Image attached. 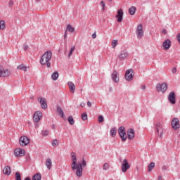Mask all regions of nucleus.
<instances>
[{"label": "nucleus", "instance_id": "nucleus-2", "mask_svg": "<svg viewBox=\"0 0 180 180\" xmlns=\"http://www.w3.org/2000/svg\"><path fill=\"white\" fill-rule=\"evenodd\" d=\"M51 57H53V53H51V51H48L45 52L40 59V63L41 65H47V68H50L51 65V63H50Z\"/></svg>", "mask_w": 180, "mask_h": 180}, {"label": "nucleus", "instance_id": "nucleus-33", "mask_svg": "<svg viewBox=\"0 0 180 180\" xmlns=\"http://www.w3.org/2000/svg\"><path fill=\"white\" fill-rule=\"evenodd\" d=\"M75 50V46H72L68 56V58H70L71 56H72V53H74Z\"/></svg>", "mask_w": 180, "mask_h": 180}, {"label": "nucleus", "instance_id": "nucleus-3", "mask_svg": "<svg viewBox=\"0 0 180 180\" xmlns=\"http://www.w3.org/2000/svg\"><path fill=\"white\" fill-rule=\"evenodd\" d=\"M118 133L122 141H126V139H127V135L126 134V130L124 129V127H120L118 129Z\"/></svg>", "mask_w": 180, "mask_h": 180}, {"label": "nucleus", "instance_id": "nucleus-46", "mask_svg": "<svg viewBox=\"0 0 180 180\" xmlns=\"http://www.w3.org/2000/svg\"><path fill=\"white\" fill-rule=\"evenodd\" d=\"M27 49H29V46L27 45H24L23 46V49L26 51V50H27Z\"/></svg>", "mask_w": 180, "mask_h": 180}, {"label": "nucleus", "instance_id": "nucleus-7", "mask_svg": "<svg viewBox=\"0 0 180 180\" xmlns=\"http://www.w3.org/2000/svg\"><path fill=\"white\" fill-rule=\"evenodd\" d=\"M156 89L158 91V92H165V91H167V89H168V86L167 85L166 83H162L161 84H158L156 86Z\"/></svg>", "mask_w": 180, "mask_h": 180}, {"label": "nucleus", "instance_id": "nucleus-16", "mask_svg": "<svg viewBox=\"0 0 180 180\" xmlns=\"http://www.w3.org/2000/svg\"><path fill=\"white\" fill-rule=\"evenodd\" d=\"M168 99H169L170 103H172V105H175L176 98H175V93L174 91H172L169 93Z\"/></svg>", "mask_w": 180, "mask_h": 180}, {"label": "nucleus", "instance_id": "nucleus-18", "mask_svg": "<svg viewBox=\"0 0 180 180\" xmlns=\"http://www.w3.org/2000/svg\"><path fill=\"white\" fill-rule=\"evenodd\" d=\"M171 40L166 39L162 44L164 50H169V49H171Z\"/></svg>", "mask_w": 180, "mask_h": 180}, {"label": "nucleus", "instance_id": "nucleus-53", "mask_svg": "<svg viewBox=\"0 0 180 180\" xmlns=\"http://www.w3.org/2000/svg\"><path fill=\"white\" fill-rule=\"evenodd\" d=\"M37 1H40V0H37Z\"/></svg>", "mask_w": 180, "mask_h": 180}, {"label": "nucleus", "instance_id": "nucleus-36", "mask_svg": "<svg viewBox=\"0 0 180 180\" xmlns=\"http://www.w3.org/2000/svg\"><path fill=\"white\" fill-rule=\"evenodd\" d=\"M15 180H22V176H20V173H15Z\"/></svg>", "mask_w": 180, "mask_h": 180}, {"label": "nucleus", "instance_id": "nucleus-15", "mask_svg": "<svg viewBox=\"0 0 180 180\" xmlns=\"http://www.w3.org/2000/svg\"><path fill=\"white\" fill-rule=\"evenodd\" d=\"M123 15H124L123 10L119 9L115 16V18H117V22H120L123 21Z\"/></svg>", "mask_w": 180, "mask_h": 180}, {"label": "nucleus", "instance_id": "nucleus-32", "mask_svg": "<svg viewBox=\"0 0 180 180\" xmlns=\"http://www.w3.org/2000/svg\"><path fill=\"white\" fill-rule=\"evenodd\" d=\"M53 147H57L60 144V141L57 139L53 140L51 143Z\"/></svg>", "mask_w": 180, "mask_h": 180}, {"label": "nucleus", "instance_id": "nucleus-22", "mask_svg": "<svg viewBox=\"0 0 180 180\" xmlns=\"http://www.w3.org/2000/svg\"><path fill=\"white\" fill-rule=\"evenodd\" d=\"M128 56L129 53H127V52H122L118 56V58H120V60H124V58H127Z\"/></svg>", "mask_w": 180, "mask_h": 180}, {"label": "nucleus", "instance_id": "nucleus-4", "mask_svg": "<svg viewBox=\"0 0 180 180\" xmlns=\"http://www.w3.org/2000/svg\"><path fill=\"white\" fill-rule=\"evenodd\" d=\"M11 75V70L9 69H5L0 67V77L3 78H6Z\"/></svg>", "mask_w": 180, "mask_h": 180}, {"label": "nucleus", "instance_id": "nucleus-45", "mask_svg": "<svg viewBox=\"0 0 180 180\" xmlns=\"http://www.w3.org/2000/svg\"><path fill=\"white\" fill-rule=\"evenodd\" d=\"M87 106H89V108H91V106H92V103H91V101H88Z\"/></svg>", "mask_w": 180, "mask_h": 180}, {"label": "nucleus", "instance_id": "nucleus-26", "mask_svg": "<svg viewBox=\"0 0 180 180\" xmlns=\"http://www.w3.org/2000/svg\"><path fill=\"white\" fill-rule=\"evenodd\" d=\"M66 30H68V32H70V33H74V32H75V28H74L71 25H68Z\"/></svg>", "mask_w": 180, "mask_h": 180}, {"label": "nucleus", "instance_id": "nucleus-41", "mask_svg": "<svg viewBox=\"0 0 180 180\" xmlns=\"http://www.w3.org/2000/svg\"><path fill=\"white\" fill-rule=\"evenodd\" d=\"M104 120L103 116L99 115L98 118V123H102Z\"/></svg>", "mask_w": 180, "mask_h": 180}, {"label": "nucleus", "instance_id": "nucleus-47", "mask_svg": "<svg viewBox=\"0 0 180 180\" xmlns=\"http://www.w3.org/2000/svg\"><path fill=\"white\" fill-rule=\"evenodd\" d=\"M141 89L143 91H144V89H146V85H142V86H141Z\"/></svg>", "mask_w": 180, "mask_h": 180}, {"label": "nucleus", "instance_id": "nucleus-37", "mask_svg": "<svg viewBox=\"0 0 180 180\" xmlns=\"http://www.w3.org/2000/svg\"><path fill=\"white\" fill-rule=\"evenodd\" d=\"M82 119L84 121L87 120H88V115H86V113H82Z\"/></svg>", "mask_w": 180, "mask_h": 180}, {"label": "nucleus", "instance_id": "nucleus-44", "mask_svg": "<svg viewBox=\"0 0 180 180\" xmlns=\"http://www.w3.org/2000/svg\"><path fill=\"white\" fill-rule=\"evenodd\" d=\"M91 37L93 39H96V32H94V34H92Z\"/></svg>", "mask_w": 180, "mask_h": 180}, {"label": "nucleus", "instance_id": "nucleus-38", "mask_svg": "<svg viewBox=\"0 0 180 180\" xmlns=\"http://www.w3.org/2000/svg\"><path fill=\"white\" fill-rule=\"evenodd\" d=\"M109 164L108 163H104L103 166V169L105 170V171H108V169H109Z\"/></svg>", "mask_w": 180, "mask_h": 180}, {"label": "nucleus", "instance_id": "nucleus-34", "mask_svg": "<svg viewBox=\"0 0 180 180\" xmlns=\"http://www.w3.org/2000/svg\"><path fill=\"white\" fill-rule=\"evenodd\" d=\"M116 46H117V40L114 39L112 41V48L115 49Z\"/></svg>", "mask_w": 180, "mask_h": 180}, {"label": "nucleus", "instance_id": "nucleus-23", "mask_svg": "<svg viewBox=\"0 0 180 180\" xmlns=\"http://www.w3.org/2000/svg\"><path fill=\"white\" fill-rule=\"evenodd\" d=\"M4 174H5V175H11V167L9 166H6L4 170H3Z\"/></svg>", "mask_w": 180, "mask_h": 180}, {"label": "nucleus", "instance_id": "nucleus-19", "mask_svg": "<svg viewBox=\"0 0 180 180\" xmlns=\"http://www.w3.org/2000/svg\"><path fill=\"white\" fill-rule=\"evenodd\" d=\"M127 136L128 139L129 140H133L134 139L135 133H134V129H129L127 130Z\"/></svg>", "mask_w": 180, "mask_h": 180}, {"label": "nucleus", "instance_id": "nucleus-1", "mask_svg": "<svg viewBox=\"0 0 180 180\" xmlns=\"http://www.w3.org/2000/svg\"><path fill=\"white\" fill-rule=\"evenodd\" d=\"M71 157H72L71 160L72 162V169H73V171H75L76 169V175L79 178L82 176V167H86V162L83 158L82 163L78 162V160L77 159V155L74 152L71 153Z\"/></svg>", "mask_w": 180, "mask_h": 180}, {"label": "nucleus", "instance_id": "nucleus-39", "mask_svg": "<svg viewBox=\"0 0 180 180\" xmlns=\"http://www.w3.org/2000/svg\"><path fill=\"white\" fill-rule=\"evenodd\" d=\"M70 124H74V118H72V116H70L68 119Z\"/></svg>", "mask_w": 180, "mask_h": 180}, {"label": "nucleus", "instance_id": "nucleus-12", "mask_svg": "<svg viewBox=\"0 0 180 180\" xmlns=\"http://www.w3.org/2000/svg\"><path fill=\"white\" fill-rule=\"evenodd\" d=\"M133 69L127 70L125 73V79H127V81H131V79H133Z\"/></svg>", "mask_w": 180, "mask_h": 180}, {"label": "nucleus", "instance_id": "nucleus-40", "mask_svg": "<svg viewBox=\"0 0 180 180\" xmlns=\"http://www.w3.org/2000/svg\"><path fill=\"white\" fill-rule=\"evenodd\" d=\"M49 133H50L49 130H44L41 131L42 136H49Z\"/></svg>", "mask_w": 180, "mask_h": 180}, {"label": "nucleus", "instance_id": "nucleus-25", "mask_svg": "<svg viewBox=\"0 0 180 180\" xmlns=\"http://www.w3.org/2000/svg\"><path fill=\"white\" fill-rule=\"evenodd\" d=\"M116 133H117V129L116 128H112L110 131V134L112 136V137H115Z\"/></svg>", "mask_w": 180, "mask_h": 180}, {"label": "nucleus", "instance_id": "nucleus-10", "mask_svg": "<svg viewBox=\"0 0 180 180\" xmlns=\"http://www.w3.org/2000/svg\"><path fill=\"white\" fill-rule=\"evenodd\" d=\"M156 133H158L160 139H162V134H164V128L162 127V124L158 123L156 124Z\"/></svg>", "mask_w": 180, "mask_h": 180}, {"label": "nucleus", "instance_id": "nucleus-13", "mask_svg": "<svg viewBox=\"0 0 180 180\" xmlns=\"http://www.w3.org/2000/svg\"><path fill=\"white\" fill-rule=\"evenodd\" d=\"M172 127L174 130L179 129V120L178 118H174L172 121Z\"/></svg>", "mask_w": 180, "mask_h": 180}, {"label": "nucleus", "instance_id": "nucleus-51", "mask_svg": "<svg viewBox=\"0 0 180 180\" xmlns=\"http://www.w3.org/2000/svg\"><path fill=\"white\" fill-rule=\"evenodd\" d=\"M158 180H162V176H159L158 178Z\"/></svg>", "mask_w": 180, "mask_h": 180}, {"label": "nucleus", "instance_id": "nucleus-5", "mask_svg": "<svg viewBox=\"0 0 180 180\" xmlns=\"http://www.w3.org/2000/svg\"><path fill=\"white\" fill-rule=\"evenodd\" d=\"M121 165L122 172H127V169H130V164H129L127 159H124Z\"/></svg>", "mask_w": 180, "mask_h": 180}, {"label": "nucleus", "instance_id": "nucleus-52", "mask_svg": "<svg viewBox=\"0 0 180 180\" xmlns=\"http://www.w3.org/2000/svg\"><path fill=\"white\" fill-rule=\"evenodd\" d=\"M25 180H31V179H30V177H27V178H25Z\"/></svg>", "mask_w": 180, "mask_h": 180}, {"label": "nucleus", "instance_id": "nucleus-21", "mask_svg": "<svg viewBox=\"0 0 180 180\" xmlns=\"http://www.w3.org/2000/svg\"><path fill=\"white\" fill-rule=\"evenodd\" d=\"M51 165H53V161H51V159L47 158L46 160V167L48 169H51Z\"/></svg>", "mask_w": 180, "mask_h": 180}, {"label": "nucleus", "instance_id": "nucleus-9", "mask_svg": "<svg viewBox=\"0 0 180 180\" xmlns=\"http://www.w3.org/2000/svg\"><path fill=\"white\" fill-rule=\"evenodd\" d=\"M26 154V150L20 148L14 150V155L15 157H23Z\"/></svg>", "mask_w": 180, "mask_h": 180}, {"label": "nucleus", "instance_id": "nucleus-11", "mask_svg": "<svg viewBox=\"0 0 180 180\" xmlns=\"http://www.w3.org/2000/svg\"><path fill=\"white\" fill-rule=\"evenodd\" d=\"M43 117V113L40 111H37L33 115V120L35 123H39Z\"/></svg>", "mask_w": 180, "mask_h": 180}, {"label": "nucleus", "instance_id": "nucleus-20", "mask_svg": "<svg viewBox=\"0 0 180 180\" xmlns=\"http://www.w3.org/2000/svg\"><path fill=\"white\" fill-rule=\"evenodd\" d=\"M69 89L72 94H74L75 92V84L72 83V82H69L68 83Z\"/></svg>", "mask_w": 180, "mask_h": 180}, {"label": "nucleus", "instance_id": "nucleus-30", "mask_svg": "<svg viewBox=\"0 0 180 180\" xmlns=\"http://www.w3.org/2000/svg\"><path fill=\"white\" fill-rule=\"evenodd\" d=\"M51 78L53 81H57L58 79V73L57 72H55L52 74Z\"/></svg>", "mask_w": 180, "mask_h": 180}, {"label": "nucleus", "instance_id": "nucleus-29", "mask_svg": "<svg viewBox=\"0 0 180 180\" xmlns=\"http://www.w3.org/2000/svg\"><path fill=\"white\" fill-rule=\"evenodd\" d=\"M6 27V24L5 21L1 20L0 21V30H4Z\"/></svg>", "mask_w": 180, "mask_h": 180}, {"label": "nucleus", "instance_id": "nucleus-49", "mask_svg": "<svg viewBox=\"0 0 180 180\" xmlns=\"http://www.w3.org/2000/svg\"><path fill=\"white\" fill-rule=\"evenodd\" d=\"M162 33H163L164 34H167V30H162Z\"/></svg>", "mask_w": 180, "mask_h": 180}, {"label": "nucleus", "instance_id": "nucleus-24", "mask_svg": "<svg viewBox=\"0 0 180 180\" xmlns=\"http://www.w3.org/2000/svg\"><path fill=\"white\" fill-rule=\"evenodd\" d=\"M18 70H21L22 71H27V67L23 64H21L17 67Z\"/></svg>", "mask_w": 180, "mask_h": 180}, {"label": "nucleus", "instance_id": "nucleus-28", "mask_svg": "<svg viewBox=\"0 0 180 180\" xmlns=\"http://www.w3.org/2000/svg\"><path fill=\"white\" fill-rule=\"evenodd\" d=\"M57 112L58 113V115H60V116H61V117H64V111L63 110V108H61L60 107H58Z\"/></svg>", "mask_w": 180, "mask_h": 180}, {"label": "nucleus", "instance_id": "nucleus-27", "mask_svg": "<svg viewBox=\"0 0 180 180\" xmlns=\"http://www.w3.org/2000/svg\"><path fill=\"white\" fill-rule=\"evenodd\" d=\"M32 180H41V174L37 173L32 176Z\"/></svg>", "mask_w": 180, "mask_h": 180}, {"label": "nucleus", "instance_id": "nucleus-35", "mask_svg": "<svg viewBox=\"0 0 180 180\" xmlns=\"http://www.w3.org/2000/svg\"><path fill=\"white\" fill-rule=\"evenodd\" d=\"M154 167H155V163L151 162V163L148 165V170H149V171H152V169H153V168H154Z\"/></svg>", "mask_w": 180, "mask_h": 180}, {"label": "nucleus", "instance_id": "nucleus-54", "mask_svg": "<svg viewBox=\"0 0 180 180\" xmlns=\"http://www.w3.org/2000/svg\"><path fill=\"white\" fill-rule=\"evenodd\" d=\"M109 1H112V0H109Z\"/></svg>", "mask_w": 180, "mask_h": 180}, {"label": "nucleus", "instance_id": "nucleus-43", "mask_svg": "<svg viewBox=\"0 0 180 180\" xmlns=\"http://www.w3.org/2000/svg\"><path fill=\"white\" fill-rule=\"evenodd\" d=\"M176 68H173L172 70V74H176Z\"/></svg>", "mask_w": 180, "mask_h": 180}, {"label": "nucleus", "instance_id": "nucleus-14", "mask_svg": "<svg viewBox=\"0 0 180 180\" xmlns=\"http://www.w3.org/2000/svg\"><path fill=\"white\" fill-rule=\"evenodd\" d=\"M38 102L40 103L41 108L42 109H47V101L46 100V98H44L43 97H39L38 98Z\"/></svg>", "mask_w": 180, "mask_h": 180}, {"label": "nucleus", "instance_id": "nucleus-42", "mask_svg": "<svg viewBox=\"0 0 180 180\" xmlns=\"http://www.w3.org/2000/svg\"><path fill=\"white\" fill-rule=\"evenodd\" d=\"M100 5L102 6L103 11H105V2L103 1H101L100 3Z\"/></svg>", "mask_w": 180, "mask_h": 180}, {"label": "nucleus", "instance_id": "nucleus-17", "mask_svg": "<svg viewBox=\"0 0 180 180\" xmlns=\"http://www.w3.org/2000/svg\"><path fill=\"white\" fill-rule=\"evenodd\" d=\"M111 78L115 84H117L119 82V73L116 70H114L111 75Z\"/></svg>", "mask_w": 180, "mask_h": 180}, {"label": "nucleus", "instance_id": "nucleus-6", "mask_svg": "<svg viewBox=\"0 0 180 180\" xmlns=\"http://www.w3.org/2000/svg\"><path fill=\"white\" fill-rule=\"evenodd\" d=\"M138 39H141L144 36V31L143 30V25L139 24L136 30Z\"/></svg>", "mask_w": 180, "mask_h": 180}, {"label": "nucleus", "instance_id": "nucleus-48", "mask_svg": "<svg viewBox=\"0 0 180 180\" xmlns=\"http://www.w3.org/2000/svg\"><path fill=\"white\" fill-rule=\"evenodd\" d=\"M80 106H81L82 108H84V106H85V103H82L80 104Z\"/></svg>", "mask_w": 180, "mask_h": 180}, {"label": "nucleus", "instance_id": "nucleus-50", "mask_svg": "<svg viewBox=\"0 0 180 180\" xmlns=\"http://www.w3.org/2000/svg\"><path fill=\"white\" fill-rule=\"evenodd\" d=\"M64 39H67V30L65 32Z\"/></svg>", "mask_w": 180, "mask_h": 180}, {"label": "nucleus", "instance_id": "nucleus-8", "mask_svg": "<svg viewBox=\"0 0 180 180\" xmlns=\"http://www.w3.org/2000/svg\"><path fill=\"white\" fill-rule=\"evenodd\" d=\"M20 144L22 146L25 147L30 143V139L26 136H22L20 138Z\"/></svg>", "mask_w": 180, "mask_h": 180}, {"label": "nucleus", "instance_id": "nucleus-31", "mask_svg": "<svg viewBox=\"0 0 180 180\" xmlns=\"http://www.w3.org/2000/svg\"><path fill=\"white\" fill-rule=\"evenodd\" d=\"M136 8L134 6H131L129 9V12L130 15H134V13H136Z\"/></svg>", "mask_w": 180, "mask_h": 180}]
</instances>
